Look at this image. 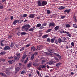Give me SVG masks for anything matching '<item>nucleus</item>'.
Listing matches in <instances>:
<instances>
[{
    "label": "nucleus",
    "mask_w": 77,
    "mask_h": 77,
    "mask_svg": "<svg viewBox=\"0 0 77 77\" xmlns=\"http://www.w3.org/2000/svg\"><path fill=\"white\" fill-rule=\"evenodd\" d=\"M30 27V26L29 24H26L23 25V26H22V28L23 29H24V30L25 31H27L29 30Z\"/></svg>",
    "instance_id": "f257e3e1"
},
{
    "label": "nucleus",
    "mask_w": 77,
    "mask_h": 77,
    "mask_svg": "<svg viewBox=\"0 0 77 77\" xmlns=\"http://www.w3.org/2000/svg\"><path fill=\"white\" fill-rule=\"evenodd\" d=\"M16 56L14 57V59H15V60H18L21 57V56H20V54L18 52H17L16 53Z\"/></svg>",
    "instance_id": "f03ea898"
},
{
    "label": "nucleus",
    "mask_w": 77,
    "mask_h": 77,
    "mask_svg": "<svg viewBox=\"0 0 77 77\" xmlns=\"http://www.w3.org/2000/svg\"><path fill=\"white\" fill-rule=\"evenodd\" d=\"M36 48V50H41L42 49L43 47L42 45H38Z\"/></svg>",
    "instance_id": "7ed1b4c3"
},
{
    "label": "nucleus",
    "mask_w": 77,
    "mask_h": 77,
    "mask_svg": "<svg viewBox=\"0 0 77 77\" xmlns=\"http://www.w3.org/2000/svg\"><path fill=\"white\" fill-rule=\"evenodd\" d=\"M10 50V46L8 45H6L5 46L4 48V50L5 51L6 50Z\"/></svg>",
    "instance_id": "20e7f679"
},
{
    "label": "nucleus",
    "mask_w": 77,
    "mask_h": 77,
    "mask_svg": "<svg viewBox=\"0 0 77 77\" xmlns=\"http://www.w3.org/2000/svg\"><path fill=\"white\" fill-rule=\"evenodd\" d=\"M20 67H15V74H17V72H18V71H20Z\"/></svg>",
    "instance_id": "39448f33"
},
{
    "label": "nucleus",
    "mask_w": 77,
    "mask_h": 77,
    "mask_svg": "<svg viewBox=\"0 0 77 77\" xmlns=\"http://www.w3.org/2000/svg\"><path fill=\"white\" fill-rule=\"evenodd\" d=\"M41 1L39 0L37 2V4L38 6H42V2H41Z\"/></svg>",
    "instance_id": "423d86ee"
},
{
    "label": "nucleus",
    "mask_w": 77,
    "mask_h": 77,
    "mask_svg": "<svg viewBox=\"0 0 77 77\" xmlns=\"http://www.w3.org/2000/svg\"><path fill=\"white\" fill-rule=\"evenodd\" d=\"M47 2L46 1H42V6H45L47 5Z\"/></svg>",
    "instance_id": "0eeeda50"
},
{
    "label": "nucleus",
    "mask_w": 77,
    "mask_h": 77,
    "mask_svg": "<svg viewBox=\"0 0 77 77\" xmlns=\"http://www.w3.org/2000/svg\"><path fill=\"white\" fill-rule=\"evenodd\" d=\"M55 25L54 23L53 22H51L49 23V27H53Z\"/></svg>",
    "instance_id": "6e6552de"
},
{
    "label": "nucleus",
    "mask_w": 77,
    "mask_h": 77,
    "mask_svg": "<svg viewBox=\"0 0 77 77\" xmlns=\"http://www.w3.org/2000/svg\"><path fill=\"white\" fill-rule=\"evenodd\" d=\"M35 14H30V15L29 16V17L30 18H33L35 17Z\"/></svg>",
    "instance_id": "1a4fd4ad"
},
{
    "label": "nucleus",
    "mask_w": 77,
    "mask_h": 77,
    "mask_svg": "<svg viewBox=\"0 0 77 77\" xmlns=\"http://www.w3.org/2000/svg\"><path fill=\"white\" fill-rule=\"evenodd\" d=\"M31 51H32V50L34 51H36V48H35V46H32L31 48Z\"/></svg>",
    "instance_id": "9d476101"
},
{
    "label": "nucleus",
    "mask_w": 77,
    "mask_h": 77,
    "mask_svg": "<svg viewBox=\"0 0 77 77\" xmlns=\"http://www.w3.org/2000/svg\"><path fill=\"white\" fill-rule=\"evenodd\" d=\"M26 57H27V55H23L22 57V59L21 60V62H23V61L24 60V59H25V58H26Z\"/></svg>",
    "instance_id": "9b49d317"
},
{
    "label": "nucleus",
    "mask_w": 77,
    "mask_h": 77,
    "mask_svg": "<svg viewBox=\"0 0 77 77\" xmlns=\"http://www.w3.org/2000/svg\"><path fill=\"white\" fill-rule=\"evenodd\" d=\"M55 39H56V37L55 36L54 38H51V43H54V41H55Z\"/></svg>",
    "instance_id": "f8f14e48"
},
{
    "label": "nucleus",
    "mask_w": 77,
    "mask_h": 77,
    "mask_svg": "<svg viewBox=\"0 0 77 77\" xmlns=\"http://www.w3.org/2000/svg\"><path fill=\"white\" fill-rule=\"evenodd\" d=\"M60 33H66V34H69L70 33L69 32H67L65 31H61L60 32Z\"/></svg>",
    "instance_id": "ddd939ff"
},
{
    "label": "nucleus",
    "mask_w": 77,
    "mask_h": 77,
    "mask_svg": "<svg viewBox=\"0 0 77 77\" xmlns=\"http://www.w3.org/2000/svg\"><path fill=\"white\" fill-rule=\"evenodd\" d=\"M64 9H65V7L63 6H61L58 8V9L60 10H62Z\"/></svg>",
    "instance_id": "4468645a"
},
{
    "label": "nucleus",
    "mask_w": 77,
    "mask_h": 77,
    "mask_svg": "<svg viewBox=\"0 0 77 77\" xmlns=\"http://www.w3.org/2000/svg\"><path fill=\"white\" fill-rule=\"evenodd\" d=\"M71 9H66L64 11V13H66V12H67V13H69Z\"/></svg>",
    "instance_id": "2eb2a0df"
},
{
    "label": "nucleus",
    "mask_w": 77,
    "mask_h": 77,
    "mask_svg": "<svg viewBox=\"0 0 77 77\" xmlns=\"http://www.w3.org/2000/svg\"><path fill=\"white\" fill-rule=\"evenodd\" d=\"M54 63V61H51L49 62H48L47 63V64H49V65H52L53 63Z\"/></svg>",
    "instance_id": "dca6fc26"
},
{
    "label": "nucleus",
    "mask_w": 77,
    "mask_h": 77,
    "mask_svg": "<svg viewBox=\"0 0 77 77\" xmlns=\"http://www.w3.org/2000/svg\"><path fill=\"white\" fill-rule=\"evenodd\" d=\"M22 18H24L25 17H26L27 16V15L26 14H24L23 15V14L21 15Z\"/></svg>",
    "instance_id": "f3484780"
},
{
    "label": "nucleus",
    "mask_w": 77,
    "mask_h": 77,
    "mask_svg": "<svg viewBox=\"0 0 77 77\" xmlns=\"http://www.w3.org/2000/svg\"><path fill=\"white\" fill-rule=\"evenodd\" d=\"M66 38H65V37H63V38L62 39V42H66Z\"/></svg>",
    "instance_id": "a211bd4d"
},
{
    "label": "nucleus",
    "mask_w": 77,
    "mask_h": 77,
    "mask_svg": "<svg viewBox=\"0 0 77 77\" xmlns=\"http://www.w3.org/2000/svg\"><path fill=\"white\" fill-rule=\"evenodd\" d=\"M34 29H35V28H31L29 29L28 30L29 32H33L34 30Z\"/></svg>",
    "instance_id": "6ab92c4d"
},
{
    "label": "nucleus",
    "mask_w": 77,
    "mask_h": 77,
    "mask_svg": "<svg viewBox=\"0 0 77 77\" xmlns=\"http://www.w3.org/2000/svg\"><path fill=\"white\" fill-rule=\"evenodd\" d=\"M58 43H62V39H60V38H59L58 39Z\"/></svg>",
    "instance_id": "aec40b11"
},
{
    "label": "nucleus",
    "mask_w": 77,
    "mask_h": 77,
    "mask_svg": "<svg viewBox=\"0 0 77 77\" xmlns=\"http://www.w3.org/2000/svg\"><path fill=\"white\" fill-rule=\"evenodd\" d=\"M14 45H15V44H14V43L11 42V44L10 47L11 48H13V47H14Z\"/></svg>",
    "instance_id": "412c9836"
},
{
    "label": "nucleus",
    "mask_w": 77,
    "mask_h": 77,
    "mask_svg": "<svg viewBox=\"0 0 77 77\" xmlns=\"http://www.w3.org/2000/svg\"><path fill=\"white\" fill-rule=\"evenodd\" d=\"M26 72V71L25 70H23L21 72H20V74H25Z\"/></svg>",
    "instance_id": "4be33fe9"
},
{
    "label": "nucleus",
    "mask_w": 77,
    "mask_h": 77,
    "mask_svg": "<svg viewBox=\"0 0 77 77\" xmlns=\"http://www.w3.org/2000/svg\"><path fill=\"white\" fill-rule=\"evenodd\" d=\"M61 65V63H58L56 64V66H57V67L58 66H60Z\"/></svg>",
    "instance_id": "5701e85b"
},
{
    "label": "nucleus",
    "mask_w": 77,
    "mask_h": 77,
    "mask_svg": "<svg viewBox=\"0 0 77 77\" xmlns=\"http://www.w3.org/2000/svg\"><path fill=\"white\" fill-rule=\"evenodd\" d=\"M54 29L56 31H57V29H59V26H56L54 28Z\"/></svg>",
    "instance_id": "b1692460"
},
{
    "label": "nucleus",
    "mask_w": 77,
    "mask_h": 77,
    "mask_svg": "<svg viewBox=\"0 0 77 77\" xmlns=\"http://www.w3.org/2000/svg\"><path fill=\"white\" fill-rule=\"evenodd\" d=\"M49 51L51 53H53V52L54 51V50L53 49H50L49 50Z\"/></svg>",
    "instance_id": "393cba45"
},
{
    "label": "nucleus",
    "mask_w": 77,
    "mask_h": 77,
    "mask_svg": "<svg viewBox=\"0 0 77 77\" xmlns=\"http://www.w3.org/2000/svg\"><path fill=\"white\" fill-rule=\"evenodd\" d=\"M17 23V20H16L14 21L13 22V24H14V25H15Z\"/></svg>",
    "instance_id": "a878e982"
},
{
    "label": "nucleus",
    "mask_w": 77,
    "mask_h": 77,
    "mask_svg": "<svg viewBox=\"0 0 77 77\" xmlns=\"http://www.w3.org/2000/svg\"><path fill=\"white\" fill-rule=\"evenodd\" d=\"M41 26V24L40 23H38L36 25L37 27H39Z\"/></svg>",
    "instance_id": "bb28decb"
},
{
    "label": "nucleus",
    "mask_w": 77,
    "mask_h": 77,
    "mask_svg": "<svg viewBox=\"0 0 77 77\" xmlns=\"http://www.w3.org/2000/svg\"><path fill=\"white\" fill-rule=\"evenodd\" d=\"M55 40V43L56 44H57L58 43H59V42H58V40L57 39H56Z\"/></svg>",
    "instance_id": "cd10ccee"
},
{
    "label": "nucleus",
    "mask_w": 77,
    "mask_h": 77,
    "mask_svg": "<svg viewBox=\"0 0 77 77\" xmlns=\"http://www.w3.org/2000/svg\"><path fill=\"white\" fill-rule=\"evenodd\" d=\"M51 30H52V29H49L48 30H47L46 32V33H48L49 32H50V31H51Z\"/></svg>",
    "instance_id": "c85d7f7f"
},
{
    "label": "nucleus",
    "mask_w": 77,
    "mask_h": 77,
    "mask_svg": "<svg viewBox=\"0 0 77 77\" xmlns=\"http://www.w3.org/2000/svg\"><path fill=\"white\" fill-rule=\"evenodd\" d=\"M51 13V11L49 10H47V13L48 14H50Z\"/></svg>",
    "instance_id": "c756f323"
},
{
    "label": "nucleus",
    "mask_w": 77,
    "mask_h": 77,
    "mask_svg": "<svg viewBox=\"0 0 77 77\" xmlns=\"http://www.w3.org/2000/svg\"><path fill=\"white\" fill-rule=\"evenodd\" d=\"M66 27L67 28H69L70 27V25L69 24H67L66 25Z\"/></svg>",
    "instance_id": "7c9ffc66"
},
{
    "label": "nucleus",
    "mask_w": 77,
    "mask_h": 77,
    "mask_svg": "<svg viewBox=\"0 0 77 77\" xmlns=\"http://www.w3.org/2000/svg\"><path fill=\"white\" fill-rule=\"evenodd\" d=\"M41 67L42 68H45V67H46V66H45V65H42L41 66Z\"/></svg>",
    "instance_id": "2f4dec72"
},
{
    "label": "nucleus",
    "mask_w": 77,
    "mask_h": 77,
    "mask_svg": "<svg viewBox=\"0 0 77 77\" xmlns=\"http://www.w3.org/2000/svg\"><path fill=\"white\" fill-rule=\"evenodd\" d=\"M34 54H33L32 55V56H31V60H33L34 58Z\"/></svg>",
    "instance_id": "473e14b6"
},
{
    "label": "nucleus",
    "mask_w": 77,
    "mask_h": 77,
    "mask_svg": "<svg viewBox=\"0 0 77 77\" xmlns=\"http://www.w3.org/2000/svg\"><path fill=\"white\" fill-rule=\"evenodd\" d=\"M48 36V35H44L43 37V38H47Z\"/></svg>",
    "instance_id": "72a5a7b5"
},
{
    "label": "nucleus",
    "mask_w": 77,
    "mask_h": 77,
    "mask_svg": "<svg viewBox=\"0 0 77 77\" xmlns=\"http://www.w3.org/2000/svg\"><path fill=\"white\" fill-rule=\"evenodd\" d=\"M31 65H32V63H29L28 65H27V67H30V66H31Z\"/></svg>",
    "instance_id": "f704fd0d"
},
{
    "label": "nucleus",
    "mask_w": 77,
    "mask_h": 77,
    "mask_svg": "<svg viewBox=\"0 0 77 77\" xmlns=\"http://www.w3.org/2000/svg\"><path fill=\"white\" fill-rule=\"evenodd\" d=\"M34 54V55H35V56H37V55H38V52H36L34 53V54Z\"/></svg>",
    "instance_id": "c9c22d12"
},
{
    "label": "nucleus",
    "mask_w": 77,
    "mask_h": 77,
    "mask_svg": "<svg viewBox=\"0 0 77 77\" xmlns=\"http://www.w3.org/2000/svg\"><path fill=\"white\" fill-rule=\"evenodd\" d=\"M8 62L9 64H12V61L11 60H10L8 61Z\"/></svg>",
    "instance_id": "e433bc0d"
},
{
    "label": "nucleus",
    "mask_w": 77,
    "mask_h": 77,
    "mask_svg": "<svg viewBox=\"0 0 77 77\" xmlns=\"http://www.w3.org/2000/svg\"><path fill=\"white\" fill-rule=\"evenodd\" d=\"M1 55H3V54H5L6 53V52L5 51L1 52Z\"/></svg>",
    "instance_id": "4c0bfd02"
},
{
    "label": "nucleus",
    "mask_w": 77,
    "mask_h": 77,
    "mask_svg": "<svg viewBox=\"0 0 77 77\" xmlns=\"http://www.w3.org/2000/svg\"><path fill=\"white\" fill-rule=\"evenodd\" d=\"M26 34V33L25 32H22L21 33V35H25Z\"/></svg>",
    "instance_id": "58836bf2"
},
{
    "label": "nucleus",
    "mask_w": 77,
    "mask_h": 77,
    "mask_svg": "<svg viewBox=\"0 0 77 77\" xmlns=\"http://www.w3.org/2000/svg\"><path fill=\"white\" fill-rule=\"evenodd\" d=\"M24 50V48L22 47L21 48V49H20V51H23V50Z\"/></svg>",
    "instance_id": "ea45409f"
},
{
    "label": "nucleus",
    "mask_w": 77,
    "mask_h": 77,
    "mask_svg": "<svg viewBox=\"0 0 77 77\" xmlns=\"http://www.w3.org/2000/svg\"><path fill=\"white\" fill-rule=\"evenodd\" d=\"M28 60V58H27L25 60V61L24 62V63H26L27 62V61Z\"/></svg>",
    "instance_id": "a19ab883"
},
{
    "label": "nucleus",
    "mask_w": 77,
    "mask_h": 77,
    "mask_svg": "<svg viewBox=\"0 0 77 77\" xmlns=\"http://www.w3.org/2000/svg\"><path fill=\"white\" fill-rule=\"evenodd\" d=\"M47 41L48 42H50L51 40H50V39L49 38H48L47 39Z\"/></svg>",
    "instance_id": "79ce46f5"
},
{
    "label": "nucleus",
    "mask_w": 77,
    "mask_h": 77,
    "mask_svg": "<svg viewBox=\"0 0 77 77\" xmlns=\"http://www.w3.org/2000/svg\"><path fill=\"white\" fill-rule=\"evenodd\" d=\"M71 45L72 46V47H74V42H72L71 44Z\"/></svg>",
    "instance_id": "37998d69"
},
{
    "label": "nucleus",
    "mask_w": 77,
    "mask_h": 77,
    "mask_svg": "<svg viewBox=\"0 0 77 77\" xmlns=\"http://www.w3.org/2000/svg\"><path fill=\"white\" fill-rule=\"evenodd\" d=\"M10 70L11 69L9 68H8L6 69V71H10Z\"/></svg>",
    "instance_id": "c03bdc74"
},
{
    "label": "nucleus",
    "mask_w": 77,
    "mask_h": 77,
    "mask_svg": "<svg viewBox=\"0 0 77 77\" xmlns=\"http://www.w3.org/2000/svg\"><path fill=\"white\" fill-rule=\"evenodd\" d=\"M54 58L56 60H57V61H59V59L57 58L56 57H54Z\"/></svg>",
    "instance_id": "a18cd8bd"
},
{
    "label": "nucleus",
    "mask_w": 77,
    "mask_h": 77,
    "mask_svg": "<svg viewBox=\"0 0 77 77\" xmlns=\"http://www.w3.org/2000/svg\"><path fill=\"white\" fill-rule=\"evenodd\" d=\"M54 54L55 55V56H57V57H58L59 56V54H56V53H54Z\"/></svg>",
    "instance_id": "49530a36"
},
{
    "label": "nucleus",
    "mask_w": 77,
    "mask_h": 77,
    "mask_svg": "<svg viewBox=\"0 0 77 77\" xmlns=\"http://www.w3.org/2000/svg\"><path fill=\"white\" fill-rule=\"evenodd\" d=\"M73 27H75V28H77V25L76 24H73Z\"/></svg>",
    "instance_id": "de8ad7c7"
},
{
    "label": "nucleus",
    "mask_w": 77,
    "mask_h": 77,
    "mask_svg": "<svg viewBox=\"0 0 77 77\" xmlns=\"http://www.w3.org/2000/svg\"><path fill=\"white\" fill-rule=\"evenodd\" d=\"M44 28V27L43 26H41L39 28L40 29H42Z\"/></svg>",
    "instance_id": "09e8293b"
},
{
    "label": "nucleus",
    "mask_w": 77,
    "mask_h": 77,
    "mask_svg": "<svg viewBox=\"0 0 77 77\" xmlns=\"http://www.w3.org/2000/svg\"><path fill=\"white\" fill-rule=\"evenodd\" d=\"M58 57L60 59H61L62 58V56H60V55H59V56Z\"/></svg>",
    "instance_id": "8fccbe9b"
},
{
    "label": "nucleus",
    "mask_w": 77,
    "mask_h": 77,
    "mask_svg": "<svg viewBox=\"0 0 77 77\" xmlns=\"http://www.w3.org/2000/svg\"><path fill=\"white\" fill-rule=\"evenodd\" d=\"M3 5H0V9H3Z\"/></svg>",
    "instance_id": "3c124183"
},
{
    "label": "nucleus",
    "mask_w": 77,
    "mask_h": 77,
    "mask_svg": "<svg viewBox=\"0 0 77 77\" xmlns=\"http://www.w3.org/2000/svg\"><path fill=\"white\" fill-rule=\"evenodd\" d=\"M33 66H37V63H34L33 64Z\"/></svg>",
    "instance_id": "603ef678"
},
{
    "label": "nucleus",
    "mask_w": 77,
    "mask_h": 77,
    "mask_svg": "<svg viewBox=\"0 0 77 77\" xmlns=\"http://www.w3.org/2000/svg\"><path fill=\"white\" fill-rule=\"evenodd\" d=\"M42 64L43 63H45V60H43L42 61Z\"/></svg>",
    "instance_id": "864d4df0"
},
{
    "label": "nucleus",
    "mask_w": 77,
    "mask_h": 77,
    "mask_svg": "<svg viewBox=\"0 0 77 77\" xmlns=\"http://www.w3.org/2000/svg\"><path fill=\"white\" fill-rule=\"evenodd\" d=\"M69 34L67 35V36H68L69 37H70V38H71V34Z\"/></svg>",
    "instance_id": "5fc2aeb1"
},
{
    "label": "nucleus",
    "mask_w": 77,
    "mask_h": 77,
    "mask_svg": "<svg viewBox=\"0 0 77 77\" xmlns=\"http://www.w3.org/2000/svg\"><path fill=\"white\" fill-rule=\"evenodd\" d=\"M30 45V44H29L28 45H26V47H29Z\"/></svg>",
    "instance_id": "6e6d98bb"
},
{
    "label": "nucleus",
    "mask_w": 77,
    "mask_h": 77,
    "mask_svg": "<svg viewBox=\"0 0 77 77\" xmlns=\"http://www.w3.org/2000/svg\"><path fill=\"white\" fill-rule=\"evenodd\" d=\"M47 23H44L42 25L43 26H47Z\"/></svg>",
    "instance_id": "4d7b16f0"
},
{
    "label": "nucleus",
    "mask_w": 77,
    "mask_h": 77,
    "mask_svg": "<svg viewBox=\"0 0 77 77\" xmlns=\"http://www.w3.org/2000/svg\"><path fill=\"white\" fill-rule=\"evenodd\" d=\"M73 18L74 20H75V21H76V17H75V16H74Z\"/></svg>",
    "instance_id": "13d9d810"
},
{
    "label": "nucleus",
    "mask_w": 77,
    "mask_h": 77,
    "mask_svg": "<svg viewBox=\"0 0 77 77\" xmlns=\"http://www.w3.org/2000/svg\"><path fill=\"white\" fill-rule=\"evenodd\" d=\"M1 60H2V61H3V62H5V59H1Z\"/></svg>",
    "instance_id": "bf43d9fd"
},
{
    "label": "nucleus",
    "mask_w": 77,
    "mask_h": 77,
    "mask_svg": "<svg viewBox=\"0 0 77 77\" xmlns=\"http://www.w3.org/2000/svg\"><path fill=\"white\" fill-rule=\"evenodd\" d=\"M19 20L20 22H19V23H22V20H21L20 19Z\"/></svg>",
    "instance_id": "052dcab7"
},
{
    "label": "nucleus",
    "mask_w": 77,
    "mask_h": 77,
    "mask_svg": "<svg viewBox=\"0 0 77 77\" xmlns=\"http://www.w3.org/2000/svg\"><path fill=\"white\" fill-rule=\"evenodd\" d=\"M61 18L62 19H63V18H65V16H61Z\"/></svg>",
    "instance_id": "680f3d73"
},
{
    "label": "nucleus",
    "mask_w": 77,
    "mask_h": 77,
    "mask_svg": "<svg viewBox=\"0 0 77 77\" xmlns=\"http://www.w3.org/2000/svg\"><path fill=\"white\" fill-rule=\"evenodd\" d=\"M50 54L46 52V55H47V56H49Z\"/></svg>",
    "instance_id": "e2e57ef3"
},
{
    "label": "nucleus",
    "mask_w": 77,
    "mask_h": 77,
    "mask_svg": "<svg viewBox=\"0 0 77 77\" xmlns=\"http://www.w3.org/2000/svg\"><path fill=\"white\" fill-rule=\"evenodd\" d=\"M36 72L37 74H38V75H39V72L37 70Z\"/></svg>",
    "instance_id": "0e129e2a"
},
{
    "label": "nucleus",
    "mask_w": 77,
    "mask_h": 77,
    "mask_svg": "<svg viewBox=\"0 0 77 77\" xmlns=\"http://www.w3.org/2000/svg\"><path fill=\"white\" fill-rule=\"evenodd\" d=\"M11 20H12L14 19V17H13V16H11Z\"/></svg>",
    "instance_id": "69168bd1"
},
{
    "label": "nucleus",
    "mask_w": 77,
    "mask_h": 77,
    "mask_svg": "<svg viewBox=\"0 0 77 77\" xmlns=\"http://www.w3.org/2000/svg\"><path fill=\"white\" fill-rule=\"evenodd\" d=\"M28 75L29 77H31V76L32 75V74H30V73Z\"/></svg>",
    "instance_id": "338daca9"
},
{
    "label": "nucleus",
    "mask_w": 77,
    "mask_h": 77,
    "mask_svg": "<svg viewBox=\"0 0 77 77\" xmlns=\"http://www.w3.org/2000/svg\"><path fill=\"white\" fill-rule=\"evenodd\" d=\"M1 46H4V44L3 43H1Z\"/></svg>",
    "instance_id": "774afa93"
}]
</instances>
